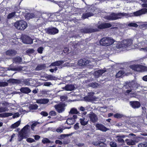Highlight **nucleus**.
<instances>
[{
  "label": "nucleus",
  "instance_id": "f257e3e1",
  "mask_svg": "<svg viewBox=\"0 0 147 147\" xmlns=\"http://www.w3.org/2000/svg\"><path fill=\"white\" fill-rule=\"evenodd\" d=\"M115 42L114 40L111 37H105L100 40V44L104 46H108L113 44Z\"/></svg>",
  "mask_w": 147,
  "mask_h": 147
},
{
  "label": "nucleus",
  "instance_id": "f03ea898",
  "mask_svg": "<svg viewBox=\"0 0 147 147\" xmlns=\"http://www.w3.org/2000/svg\"><path fill=\"white\" fill-rule=\"evenodd\" d=\"M132 40L131 39L124 40L117 46V48L119 49H125L131 46L132 44Z\"/></svg>",
  "mask_w": 147,
  "mask_h": 147
},
{
  "label": "nucleus",
  "instance_id": "7ed1b4c3",
  "mask_svg": "<svg viewBox=\"0 0 147 147\" xmlns=\"http://www.w3.org/2000/svg\"><path fill=\"white\" fill-rule=\"evenodd\" d=\"M14 26L18 30H24L27 27V24L25 21L20 20L15 23Z\"/></svg>",
  "mask_w": 147,
  "mask_h": 147
},
{
  "label": "nucleus",
  "instance_id": "20e7f679",
  "mask_svg": "<svg viewBox=\"0 0 147 147\" xmlns=\"http://www.w3.org/2000/svg\"><path fill=\"white\" fill-rule=\"evenodd\" d=\"M140 84L134 81L127 82L126 85V88L132 90H136L139 86Z\"/></svg>",
  "mask_w": 147,
  "mask_h": 147
},
{
  "label": "nucleus",
  "instance_id": "39448f33",
  "mask_svg": "<svg viewBox=\"0 0 147 147\" xmlns=\"http://www.w3.org/2000/svg\"><path fill=\"white\" fill-rule=\"evenodd\" d=\"M131 68L134 71L142 72L147 70V67L141 65L136 64L132 65Z\"/></svg>",
  "mask_w": 147,
  "mask_h": 147
},
{
  "label": "nucleus",
  "instance_id": "423d86ee",
  "mask_svg": "<svg viewBox=\"0 0 147 147\" xmlns=\"http://www.w3.org/2000/svg\"><path fill=\"white\" fill-rule=\"evenodd\" d=\"M84 98L85 101L89 102L95 101L96 99L94 96V93L92 92H89L88 95L84 97Z\"/></svg>",
  "mask_w": 147,
  "mask_h": 147
},
{
  "label": "nucleus",
  "instance_id": "0eeeda50",
  "mask_svg": "<svg viewBox=\"0 0 147 147\" xmlns=\"http://www.w3.org/2000/svg\"><path fill=\"white\" fill-rule=\"evenodd\" d=\"M23 42L25 44H31L33 43V40L29 36L26 35H23L21 37Z\"/></svg>",
  "mask_w": 147,
  "mask_h": 147
},
{
  "label": "nucleus",
  "instance_id": "6e6552de",
  "mask_svg": "<svg viewBox=\"0 0 147 147\" xmlns=\"http://www.w3.org/2000/svg\"><path fill=\"white\" fill-rule=\"evenodd\" d=\"M95 8L92 7V8H89V9L90 10V12L85 13L83 14L82 18L84 19H85L94 16L93 13L95 11Z\"/></svg>",
  "mask_w": 147,
  "mask_h": 147
},
{
  "label": "nucleus",
  "instance_id": "1a4fd4ad",
  "mask_svg": "<svg viewBox=\"0 0 147 147\" xmlns=\"http://www.w3.org/2000/svg\"><path fill=\"white\" fill-rule=\"evenodd\" d=\"M147 12V9L143 8L136 12H134L132 15L133 16H138Z\"/></svg>",
  "mask_w": 147,
  "mask_h": 147
},
{
  "label": "nucleus",
  "instance_id": "9d476101",
  "mask_svg": "<svg viewBox=\"0 0 147 147\" xmlns=\"http://www.w3.org/2000/svg\"><path fill=\"white\" fill-rule=\"evenodd\" d=\"M45 31L46 33L49 34L54 35L58 33L59 30L58 29L55 28H48L45 29Z\"/></svg>",
  "mask_w": 147,
  "mask_h": 147
},
{
  "label": "nucleus",
  "instance_id": "9b49d317",
  "mask_svg": "<svg viewBox=\"0 0 147 147\" xmlns=\"http://www.w3.org/2000/svg\"><path fill=\"white\" fill-rule=\"evenodd\" d=\"M97 29H94L91 28H85L81 30L82 32L84 33H89L98 31Z\"/></svg>",
  "mask_w": 147,
  "mask_h": 147
},
{
  "label": "nucleus",
  "instance_id": "f8f14e48",
  "mask_svg": "<svg viewBox=\"0 0 147 147\" xmlns=\"http://www.w3.org/2000/svg\"><path fill=\"white\" fill-rule=\"evenodd\" d=\"M95 126L97 129L103 132H106L109 129L104 125L101 124L97 123Z\"/></svg>",
  "mask_w": 147,
  "mask_h": 147
},
{
  "label": "nucleus",
  "instance_id": "ddd939ff",
  "mask_svg": "<svg viewBox=\"0 0 147 147\" xmlns=\"http://www.w3.org/2000/svg\"><path fill=\"white\" fill-rule=\"evenodd\" d=\"M111 26V24L110 23H102L98 25L97 28L99 29H103L109 28Z\"/></svg>",
  "mask_w": 147,
  "mask_h": 147
},
{
  "label": "nucleus",
  "instance_id": "4468645a",
  "mask_svg": "<svg viewBox=\"0 0 147 147\" xmlns=\"http://www.w3.org/2000/svg\"><path fill=\"white\" fill-rule=\"evenodd\" d=\"M57 111L59 113H61L65 110L64 106L63 104H59L55 106Z\"/></svg>",
  "mask_w": 147,
  "mask_h": 147
},
{
  "label": "nucleus",
  "instance_id": "2eb2a0df",
  "mask_svg": "<svg viewBox=\"0 0 147 147\" xmlns=\"http://www.w3.org/2000/svg\"><path fill=\"white\" fill-rule=\"evenodd\" d=\"M130 105L134 109H137L139 108L141 104L140 102L138 101H132L130 102Z\"/></svg>",
  "mask_w": 147,
  "mask_h": 147
},
{
  "label": "nucleus",
  "instance_id": "dca6fc26",
  "mask_svg": "<svg viewBox=\"0 0 147 147\" xmlns=\"http://www.w3.org/2000/svg\"><path fill=\"white\" fill-rule=\"evenodd\" d=\"M107 19L109 20H114L118 19L117 17L116 13H112L109 16H106Z\"/></svg>",
  "mask_w": 147,
  "mask_h": 147
},
{
  "label": "nucleus",
  "instance_id": "f3484780",
  "mask_svg": "<svg viewBox=\"0 0 147 147\" xmlns=\"http://www.w3.org/2000/svg\"><path fill=\"white\" fill-rule=\"evenodd\" d=\"M89 117L90 121L93 123L96 122L98 119L96 115L94 113L90 114Z\"/></svg>",
  "mask_w": 147,
  "mask_h": 147
},
{
  "label": "nucleus",
  "instance_id": "a211bd4d",
  "mask_svg": "<svg viewBox=\"0 0 147 147\" xmlns=\"http://www.w3.org/2000/svg\"><path fill=\"white\" fill-rule=\"evenodd\" d=\"M29 125H27L24 126L21 130L20 133L24 135L27 136V130L28 129Z\"/></svg>",
  "mask_w": 147,
  "mask_h": 147
},
{
  "label": "nucleus",
  "instance_id": "6ab92c4d",
  "mask_svg": "<svg viewBox=\"0 0 147 147\" xmlns=\"http://www.w3.org/2000/svg\"><path fill=\"white\" fill-rule=\"evenodd\" d=\"M49 102V100L48 99L43 98L37 99L36 102L37 103L40 104H46Z\"/></svg>",
  "mask_w": 147,
  "mask_h": 147
},
{
  "label": "nucleus",
  "instance_id": "aec40b11",
  "mask_svg": "<svg viewBox=\"0 0 147 147\" xmlns=\"http://www.w3.org/2000/svg\"><path fill=\"white\" fill-rule=\"evenodd\" d=\"M20 91L24 94H28L30 93L31 90L28 87H22L20 89Z\"/></svg>",
  "mask_w": 147,
  "mask_h": 147
},
{
  "label": "nucleus",
  "instance_id": "412c9836",
  "mask_svg": "<svg viewBox=\"0 0 147 147\" xmlns=\"http://www.w3.org/2000/svg\"><path fill=\"white\" fill-rule=\"evenodd\" d=\"M35 17L34 13H28L25 16V19L28 20L32 19Z\"/></svg>",
  "mask_w": 147,
  "mask_h": 147
},
{
  "label": "nucleus",
  "instance_id": "4be33fe9",
  "mask_svg": "<svg viewBox=\"0 0 147 147\" xmlns=\"http://www.w3.org/2000/svg\"><path fill=\"white\" fill-rule=\"evenodd\" d=\"M16 51L12 49H10L7 51L6 52V54L10 56H13L16 54Z\"/></svg>",
  "mask_w": 147,
  "mask_h": 147
},
{
  "label": "nucleus",
  "instance_id": "5701e85b",
  "mask_svg": "<svg viewBox=\"0 0 147 147\" xmlns=\"http://www.w3.org/2000/svg\"><path fill=\"white\" fill-rule=\"evenodd\" d=\"M9 83L13 84H20L21 83L20 80L13 78L10 79L8 80Z\"/></svg>",
  "mask_w": 147,
  "mask_h": 147
},
{
  "label": "nucleus",
  "instance_id": "b1692460",
  "mask_svg": "<svg viewBox=\"0 0 147 147\" xmlns=\"http://www.w3.org/2000/svg\"><path fill=\"white\" fill-rule=\"evenodd\" d=\"M64 63L63 61L62 60L56 61L52 63L51 65L52 66H59Z\"/></svg>",
  "mask_w": 147,
  "mask_h": 147
},
{
  "label": "nucleus",
  "instance_id": "393cba45",
  "mask_svg": "<svg viewBox=\"0 0 147 147\" xmlns=\"http://www.w3.org/2000/svg\"><path fill=\"white\" fill-rule=\"evenodd\" d=\"M74 86L72 84L67 85L65 87V90L66 91H72L74 90Z\"/></svg>",
  "mask_w": 147,
  "mask_h": 147
},
{
  "label": "nucleus",
  "instance_id": "a878e982",
  "mask_svg": "<svg viewBox=\"0 0 147 147\" xmlns=\"http://www.w3.org/2000/svg\"><path fill=\"white\" fill-rule=\"evenodd\" d=\"M116 16L118 18V19L121 18V17L123 16H128V14L126 13H117Z\"/></svg>",
  "mask_w": 147,
  "mask_h": 147
},
{
  "label": "nucleus",
  "instance_id": "bb28decb",
  "mask_svg": "<svg viewBox=\"0 0 147 147\" xmlns=\"http://www.w3.org/2000/svg\"><path fill=\"white\" fill-rule=\"evenodd\" d=\"M45 67L46 66L45 64H40L38 65L35 69L37 71L42 70L45 69Z\"/></svg>",
  "mask_w": 147,
  "mask_h": 147
},
{
  "label": "nucleus",
  "instance_id": "cd10ccee",
  "mask_svg": "<svg viewBox=\"0 0 147 147\" xmlns=\"http://www.w3.org/2000/svg\"><path fill=\"white\" fill-rule=\"evenodd\" d=\"M75 122L76 120L74 119H72L71 118H68L66 121V122H67V124L69 125L73 124Z\"/></svg>",
  "mask_w": 147,
  "mask_h": 147
},
{
  "label": "nucleus",
  "instance_id": "c85d7f7f",
  "mask_svg": "<svg viewBox=\"0 0 147 147\" xmlns=\"http://www.w3.org/2000/svg\"><path fill=\"white\" fill-rule=\"evenodd\" d=\"M13 114L11 113H5L0 114V117L4 118L8 117L9 116H11Z\"/></svg>",
  "mask_w": 147,
  "mask_h": 147
},
{
  "label": "nucleus",
  "instance_id": "c756f323",
  "mask_svg": "<svg viewBox=\"0 0 147 147\" xmlns=\"http://www.w3.org/2000/svg\"><path fill=\"white\" fill-rule=\"evenodd\" d=\"M70 113L71 114H78V115L79 116H80L81 114L80 113L79 111L77 110V109L75 108H73L71 109L70 111Z\"/></svg>",
  "mask_w": 147,
  "mask_h": 147
},
{
  "label": "nucleus",
  "instance_id": "7c9ffc66",
  "mask_svg": "<svg viewBox=\"0 0 147 147\" xmlns=\"http://www.w3.org/2000/svg\"><path fill=\"white\" fill-rule=\"evenodd\" d=\"M105 72V71L102 70L101 69L98 70L97 71H95L94 72V74L96 76L98 77L100 76H101L103 73Z\"/></svg>",
  "mask_w": 147,
  "mask_h": 147
},
{
  "label": "nucleus",
  "instance_id": "2f4dec72",
  "mask_svg": "<svg viewBox=\"0 0 147 147\" xmlns=\"http://www.w3.org/2000/svg\"><path fill=\"white\" fill-rule=\"evenodd\" d=\"M85 118H80V122L81 125L85 126L87 125V124L88 123V121H85Z\"/></svg>",
  "mask_w": 147,
  "mask_h": 147
},
{
  "label": "nucleus",
  "instance_id": "473e14b6",
  "mask_svg": "<svg viewBox=\"0 0 147 147\" xmlns=\"http://www.w3.org/2000/svg\"><path fill=\"white\" fill-rule=\"evenodd\" d=\"M38 107V105L36 104H31L29 106V108L30 110H35L37 109Z\"/></svg>",
  "mask_w": 147,
  "mask_h": 147
},
{
  "label": "nucleus",
  "instance_id": "72a5a7b5",
  "mask_svg": "<svg viewBox=\"0 0 147 147\" xmlns=\"http://www.w3.org/2000/svg\"><path fill=\"white\" fill-rule=\"evenodd\" d=\"M13 61L16 63L21 62L22 61V58L20 57H17L13 58Z\"/></svg>",
  "mask_w": 147,
  "mask_h": 147
},
{
  "label": "nucleus",
  "instance_id": "f704fd0d",
  "mask_svg": "<svg viewBox=\"0 0 147 147\" xmlns=\"http://www.w3.org/2000/svg\"><path fill=\"white\" fill-rule=\"evenodd\" d=\"M20 123V121H18L15 123L14 124H12L11 126V128H15L18 127Z\"/></svg>",
  "mask_w": 147,
  "mask_h": 147
},
{
  "label": "nucleus",
  "instance_id": "c9c22d12",
  "mask_svg": "<svg viewBox=\"0 0 147 147\" xmlns=\"http://www.w3.org/2000/svg\"><path fill=\"white\" fill-rule=\"evenodd\" d=\"M93 144L95 146H101L104 144L102 142H92Z\"/></svg>",
  "mask_w": 147,
  "mask_h": 147
},
{
  "label": "nucleus",
  "instance_id": "e433bc0d",
  "mask_svg": "<svg viewBox=\"0 0 147 147\" xmlns=\"http://www.w3.org/2000/svg\"><path fill=\"white\" fill-rule=\"evenodd\" d=\"M117 140L119 142L123 143L124 142V141L122 139V138H124V136H117Z\"/></svg>",
  "mask_w": 147,
  "mask_h": 147
},
{
  "label": "nucleus",
  "instance_id": "4c0bfd02",
  "mask_svg": "<svg viewBox=\"0 0 147 147\" xmlns=\"http://www.w3.org/2000/svg\"><path fill=\"white\" fill-rule=\"evenodd\" d=\"M16 14V12H13L9 13L7 16V18L8 19H10L13 17Z\"/></svg>",
  "mask_w": 147,
  "mask_h": 147
},
{
  "label": "nucleus",
  "instance_id": "58836bf2",
  "mask_svg": "<svg viewBox=\"0 0 147 147\" xmlns=\"http://www.w3.org/2000/svg\"><path fill=\"white\" fill-rule=\"evenodd\" d=\"M51 142L49 139L47 138H44L42 140V142L43 144L49 143Z\"/></svg>",
  "mask_w": 147,
  "mask_h": 147
},
{
  "label": "nucleus",
  "instance_id": "ea45409f",
  "mask_svg": "<svg viewBox=\"0 0 147 147\" xmlns=\"http://www.w3.org/2000/svg\"><path fill=\"white\" fill-rule=\"evenodd\" d=\"M124 74L123 72L121 70L119 71L117 73L116 75V77L117 78H119L121 77Z\"/></svg>",
  "mask_w": 147,
  "mask_h": 147
},
{
  "label": "nucleus",
  "instance_id": "a19ab883",
  "mask_svg": "<svg viewBox=\"0 0 147 147\" xmlns=\"http://www.w3.org/2000/svg\"><path fill=\"white\" fill-rule=\"evenodd\" d=\"M78 63L80 66H84L85 64V60L83 59H81L79 60Z\"/></svg>",
  "mask_w": 147,
  "mask_h": 147
},
{
  "label": "nucleus",
  "instance_id": "79ce46f5",
  "mask_svg": "<svg viewBox=\"0 0 147 147\" xmlns=\"http://www.w3.org/2000/svg\"><path fill=\"white\" fill-rule=\"evenodd\" d=\"M89 85L90 86L93 88L97 87L99 86L98 84L96 82L90 83Z\"/></svg>",
  "mask_w": 147,
  "mask_h": 147
},
{
  "label": "nucleus",
  "instance_id": "37998d69",
  "mask_svg": "<svg viewBox=\"0 0 147 147\" xmlns=\"http://www.w3.org/2000/svg\"><path fill=\"white\" fill-rule=\"evenodd\" d=\"M20 137L19 138L18 140L19 141H21L24 138H26L27 136L24 135L20 133Z\"/></svg>",
  "mask_w": 147,
  "mask_h": 147
},
{
  "label": "nucleus",
  "instance_id": "c03bdc74",
  "mask_svg": "<svg viewBox=\"0 0 147 147\" xmlns=\"http://www.w3.org/2000/svg\"><path fill=\"white\" fill-rule=\"evenodd\" d=\"M123 117L122 114L119 113H117L114 115V117L116 118L120 119Z\"/></svg>",
  "mask_w": 147,
  "mask_h": 147
},
{
  "label": "nucleus",
  "instance_id": "a18cd8bd",
  "mask_svg": "<svg viewBox=\"0 0 147 147\" xmlns=\"http://www.w3.org/2000/svg\"><path fill=\"white\" fill-rule=\"evenodd\" d=\"M8 109L7 108L5 107H0V113H3L8 111Z\"/></svg>",
  "mask_w": 147,
  "mask_h": 147
},
{
  "label": "nucleus",
  "instance_id": "49530a36",
  "mask_svg": "<svg viewBox=\"0 0 147 147\" xmlns=\"http://www.w3.org/2000/svg\"><path fill=\"white\" fill-rule=\"evenodd\" d=\"M128 26H129L134 27L136 28L138 26V25L136 23H129L128 24Z\"/></svg>",
  "mask_w": 147,
  "mask_h": 147
},
{
  "label": "nucleus",
  "instance_id": "de8ad7c7",
  "mask_svg": "<svg viewBox=\"0 0 147 147\" xmlns=\"http://www.w3.org/2000/svg\"><path fill=\"white\" fill-rule=\"evenodd\" d=\"M142 2L144 3L142 4V6L143 7L147 8V0H141Z\"/></svg>",
  "mask_w": 147,
  "mask_h": 147
},
{
  "label": "nucleus",
  "instance_id": "09e8293b",
  "mask_svg": "<svg viewBox=\"0 0 147 147\" xmlns=\"http://www.w3.org/2000/svg\"><path fill=\"white\" fill-rule=\"evenodd\" d=\"M44 50V48L42 47H40L38 48L37 51L38 53L40 54L42 53V51Z\"/></svg>",
  "mask_w": 147,
  "mask_h": 147
},
{
  "label": "nucleus",
  "instance_id": "8fccbe9b",
  "mask_svg": "<svg viewBox=\"0 0 147 147\" xmlns=\"http://www.w3.org/2000/svg\"><path fill=\"white\" fill-rule=\"evenodd\" d=\"M8 85V84L5 82H0V86L4 87Z\"/></svg>",
  "mask_w": 147,
  "mask_h": 147
},
{
  "label": "nucleus",
  "instance_id": "3c124183",
  "mask_svg": "<svg viewBox=\"0 0 147 147\" xmlns=\"http://www.w3.org/2000/svg\"><path fill=\"white\" fill-rule=\"evenodd\" d=\"M27 142L29 143H32L35 142V140L33 138H28L26 139Z\"/></svg>",
  "mask_w": 147,
  "mask_h": 147
},
{
  "label": "nucleus",
  "instance_id": "603ef678",
  "mask_svg": "<svg viewBox=\"0 0 147 147\" xmlns=\"http://www.w3.org/2000/svg\"><path fill=\"white\" fill-rule=\"evenodd\" d=\"M49 115L51 116H55L56 115V113L55 111H51L49 112Z\"/></svg>",
  "mask_w": 147,
  "mask_h": 147
},
{
  "label": "nucleus",
  "instance_id": "864d4df0",
  "mask_svg": "<svg viewBox=\"0 0 147 147\" xmlns=\"http://www.w3.org/2000/svg\"><path fill=\"white\" fill-rule=\"evenodd\" d=\"M40 114L43 116H47L48 115V113L47 112L45 111H42L40 113Z\"/></svg>",
  "mask_w": 147,
  "mask_h": 147
},
{
  "label": "nucleus",
  "instance_id": "5fc2aeb1",
  "mask_svg": "<svg viewBox=\"0 0 147 147\" xmlns=\"http://www.w3.org/2000/svg\"><path fill=\"white\" fill-rule=\"evenodd\" d=\"M23 67L21 66H19L17 67L14 68L13 70L16 71H20L22 70Z\"/></svg>",
  "mask_w": 147,
  "mask_h": 147
},
{
  "label": "nucleus",
  "instance_id": "6e6d98bb",
  "mask_svg": "<svg viewBox=\"0 0 147 147\" xmlns=\"http://www.w3.org/2000/svg\"><path fill=\"white\" fill-rule=\"evenodd\" d=\"M37 122H35L32 124L31 125V128L33 130H34V127L37 125Z\"/></svg>",
  "mask_w": 147,
  "mask_h": 147
},
{
  "label": "nucleus",
  "instance_id": "4d7b16f0",
  "mask_svg": "<svg viewBox=\"0 0 147 147\" xmlns=\"http://www.w3.org/2000/svg\"><path fill=\"white\" fill-rule=\"evenodd\" d=\"M69 49L67 47H65L64 48L63 52L65 53H68L69 51Z\"/></svg>",
  "mask_w": 147,
  "mask_h": 147
},
{
  "label": "nucleus",
  "instance_id": "13d9d810",
  "mask_svg": "<svg viewBox=\"0 0 147 147\" xmlns=\"http://www.w3.org/2000/svg\"><path fill=\"white\" fill-rule=\"evenodd\" d=\"M147 146L146 144H144L142 143H140L138 145V147H146Z\"/></svg>",
  "mask_w": 147,
  "mask_h": 147
},
{
  "label": "nucleus",
  "instance_id": "bf43d9fd",
  "mask_svg": "<svg viewBox=\"0 0 147 147\" xmlns=\"http://www.w3.org/2000/svg\"><path fill=\"white\" fill-rule=\"evenodd\" d=\"M79 123H78L74 125V128L75 130H77L79 129Z\"/></svg>",
  "mask_w": 147,
  "mask_h": 147
},
{
  "label": "nucleus",
  "instance_id": "052dcab7",
  "mask_svg": "<svg viewBox=\"0 0 147 147\" xmlns=\"http://www.w3.org/2000/svg\"><path fill=\"white\" fill-rule=\"evenodd\" d=\"M110 145L111 147H116L117 146L115 142H111Z\"/></svg>",
  "mask_w": 147,
  "mask_h": 147
},
{
  "label": "nucleus",
  "instance_id": "680f3d73",
  "mask_svg": "<svg viewBox=\"0 0 147 147\" xmlns=\"http://www.w3.org/2000/svg\"><path fill=\"white\" fill-rule=\"evenodd\" d=\"M63 129L60 127L56 129V131L58 132L61 133L63 131Z\"/></svg>",
  "mask_w": 147,
  "mask_h": 147
},
{
  "label": "nucleus",
  "instance_id": "e2e57ef3",
  "mask_svg": "<svg viewBox=\"0 0 147 147\" xmlns=\"http://www.w3.org/2000/svg\"><path fill=\"white\" fill-rule=\"evenodd\" d=\"M23 82L26 85H28L30 84V83L27 80H24L23 81Z\"/></svg>",
  "mask_w": 147,
  "mask_h": 147
},
{
  "label": "nucleus",
  "instance_id": "0e129e2a",
  "mask_svg": "<svg viewBox=\"0 0 147 147\" xmlns=\"http://www.w3.org/2000/svg\"><path fill=\"white\" fill-rule=\"evenodd\" d=\"M48 77V78L51 80H54V78H55V77L51 75H49Z\"/></svg>",
  "mask_w": 147,
  "mask_h": 147
},
{
  "label": "nucleus",
  "instance_id": "69168bd1",
  "mask_svg": "<svg viewBox=\"0 0 147 147\" xmlns=\"http://www.w3.org/2000/svg\"><path fill=\"white\" fill-rule=\"evenodd\" d=\"M34 137L35 140H38L40 138V136L38 135H35Z\"/></svg>",
  "mask_w": 147,
  "mask_h": 147
},
{
  "label": "nucleus",
  "instance_id": "338daca9",
  "mask_svg": "<svg viewBox=\"0 0 147 147\" xmlns=\"http://www.w3.org/2000/svg\"><path fill=\"white\" fill-rule=\"evenodd\" d=\"M51 84V82H45L44 83V85L46 86H49Z\"/></svg>",
  "mask_w": 147,
  "mask_h": 147
},
{
  "label": "nucleus",
  "instance_id": "774afa93",
  "mask_svg": "<svg viewBox=\"0 0 147 147\" xmlns=\"http://www.w3.org/2000/svg\"><path fill=\"white\" fill-rule=\"evenodd\" d=\"M20 116V114L18 113H16L13 116V118H15L18 117Z\"/></svg>",
  "mask_w": 147,
  "mask_h": 147
}]
</instances>
